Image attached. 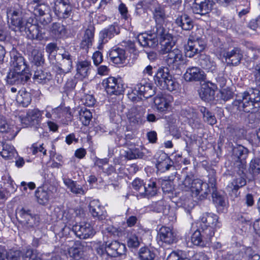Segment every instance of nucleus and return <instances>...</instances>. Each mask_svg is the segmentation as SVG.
I'll return each mask as SVG.
<instances>
[{"label": "nucleus", "mask_w": 260, "mask_h": 260, "mask_svg": "<svg viewBox=\"0 0 260 260\" xmlns=\"http://www.w3.org/2000/svg\"><path fill=\"white\" fill-rule=\"evenodd\" d=\"M102 85L106 91L110 95H120L124 92V85L118 80L113 77H109L103 80Z\"/></svg>", "instance_id": "obj_14"}, {"label": "nucleus", "mask_w": 260, "mask_h": 260, "mask_svg": "<svg viewBox=\"0 0 260 260\" xmlns=\"http://www.w3.org/2000/svg\"><path fill=\"white\" fill-rule=\"evenodd\" d=\"M50 30L52 34L57 38L63 37L67 33L66 26L59 22L52 23Z\"/></svg>", "instance_id": "obj_42"}, {"label": "nucleus", "mask_w": 260, "mask_h": 260, "mask_svg": "<svg viewBox=\"0 0 260 260\" xmlns=\"http://www.w3.org/2000/svg\"><path fill=\"white\" fill-rule=\"evenodd\" d=\"M79 115L80 120L84 125L87 126L89 124L92 115L89 110L86 108L81 109L79 112Z\"/></svg>", "instance_id": "obj_45"}, {"label": "nucleus", "mask_w": 260, "mask_h": 260, "mask_svg": "<svg viewBox=\"0 0 260 260\" xmlns=\"http://www.w3.org/2000/svg\"><path fill=\"white\" fill-rule=\"evenodd\" d=\"M198 61L199 65L207 72L214 73L216 71V64L209 55L200 54Z\"/></svg>", "instance_id": "obj_31"}, {"label": "nucleus", "mask_w": 260, "mask_h": 260, "mask_svg": "<svg viewBox=\"0 0 260 260\" xmlns=\"http://www.w3.org/2000/svg\"><path fill=\"white\" fill-rule=\"evenodd\" d=\"M172 100L171 96H156L154 99V103L158 111L163 112L168 109Z\"/></svg>", "instance_id": "obj_36"}, {"label": "nucleus", "mask_w": 260, "mask_h": 260, "mask_svg": "<svg viewBox=\"0 0 260 260\" xmlns=\"http://www.w3.org/2000/svg\"><path fill=\"white\" fill-rule=\"evenodd\" d=\"M14 128V125L8 123L5 117L0 116V133L6 134V140H11L15 137L16 133Z\"/></svg>", "instance_id": "obj_30"}, {"label": "nucleus", "mask_w": 260, "mask_h": 260, "mask_svg": "<svg viewBox=\"0 0 260 260\" xmlns=\"http://www.w3.org/2000/svg\"><path fill=\"white\" fill-rule=\"evenodd\" d=\"M218 58H224L228 65L237 66L241 62L243 58V52L239 47H234L232 50H226L225 49H217Z\"/></svg>", "instance_id": "obj_8"}, {"label": "nucleus", "mask_w": 260, "mask_h": 260, "mask_svg": "<svg viewBox=\"0 0 260 260\" xmlns=\"http://www.w3.org/2000/svg\"><path fill=\"white\" fill-rule=\"evenodd\" d=\"M109 57L113 63L119 64L126 62L127 55L125 49L115 47L112 48L109 51Z\"/></svg>", "instance_id": "obj_26"}, {"label": "nucleus", "mask_w": 260, "mask_h": 260, "mask_svg": "<svg viewBox=\"0 0 260 260\" xmlns=\"http://www.w3.org/2000/svg\"><path fill=\"white\" fill-rule=\"evenodd\" d=\"M210 184L203 182L200 179H193L191 183V188L190 190L196 196L200 194L203 198L205 197L209 192H211V188L209 187Z\"/></svg>", "instance_id": "obj_23"}, {"label": "nucleus", "mask_w": 260, "mask_h": 260, "mask_svg": "<svg viewBox=\"0 0 260 260\" xmlns=\"http://www.w3.org/2000/svg\"><path fill=\"white\" fill-rule=\"evenodd\" d=\"M90 68V61L83 60L78 62L76 70L77 73L79 74L81 77L85 78L88 76Z\"/></svg>", "instance_id": "obj_41"}, {"label": "nucleus", "mask_w": 260, "mask_h": 260, "mask_svg": "<svg viewBox=\"0 0 260 260\" xmlns=\"http://www.w3.org/2000/svg\"><path fill=\"white\" fill-rule=\"evenodd\" d=\"M157 239L159 241L167 244H173L177 242L172 229L165 226H162L159 229L157 233Z\"/></svg>", "instance_id": "obj_28"}, {"label": "nucleus", "mask_w": 260, "mask_h": 260, "mask_svg": "<svg viewBox=\"0 0 260 260\" xmlns=\"http://www.w3.org/2000/svg\"><path fill=\"white\" fill-rule=\"evenodd\" d=\"M193 178V175L191 173L186 174L184 179L180 181L178 184L179 189L186 191L190 190L192 181L194 179Z\"/></svg>", "instance_id": "obj_44"}, {"label": "nucleus", "mask_w": 260, "mask_h": 260, "mask_svg": "<svg viewBox=\"0 0 260 260\" xmlns=\"http://www.w3.org/2000/svg\"><path fill=\"white\" fill-rule=\"evenodd\" d=\"M249 151L247 148L242 145L234 146L233 148L232 158L234 160L235 168L240 175L243 174L246 169V159Z\"/></svg>", "instance_id": "obj_7"}, {"label": "nucleus", "mask_w": 260, "mask_h": 260, "mask_svg": "<svg viewBox=\"0 0 260 260\" xmlns=\"http://www.w3.org/2000/svg\"><path fill=\"white\" fill-rule=\"evenodd\" d=\"M260 108V91L252 88L236 95L232 103V109L239 112L250 113L248 117L249 123L254 122L256 118L254 112Z\"/></svg>", "instance_id": "obj_1"}, {"label": "nucleus", "mask_w": 260, "mask_h": 260, "mask_svg": "<svg viewBox=\"0 0 260 260\" xmlns=\"http://www.w3.org/2000/svg\"><path fill=\"white\" fill-rule=\"evenodd\" d=\"M215 88L208 87L207 88H203L201 89L200 92V95L201 99L204 101H211L214 99L215 94Z\"/></svg>", "instance_id": "obj_47"}, {"label": "nucleus", "mask_w": 260, "mask_h": 260, "mask_svg": "<svg viewBox=\"0 0 260 260\" xmlns=\"http://www.w3.org/2000/svg\"><path fill=\"white\" fill-rule=\"evenodd\" d=\"M33 22L32 19H28L20 31L24 32L30 39L41 41L44 39L45 34L42 32V28L37 23Z\"/></svg>", "instance_id": "obj_13"}, {"label": "nucleus", "mask_w": 260, "mask_h": 260, "mask_svg": "<svg viewBox=\"0 0 260 260\" xmlns=\"http://www.w3.org/2000/svg\"><path fill=\"white\" fill-rule=\"evenodd\" d=\"M155 93V87L151 83L143 81L137 84L128 92V99L133 102H137L142 100V97L148 99L152 96Z\"/></svg>", "instance_id": "obj_6"}, {"label": "nucleus", "mask_w": 260, "mask_h": 260, "mask_svg": "<svg viewBox=\"0 0 260 260\" xmlns=\"http://www.w3.org/2000/svg\"><path fill=\"white\" fill-rule=\"evenodd\" d=\"M16 101L23 107H27L31 101V94L24 90H20L17 95Z\"/></svg>", "instance_id": "obj_40"}, {"label": "nucleus", "mask_w": 260, "mask_h": 260, "mask_svg": "<svg viewBox=\"0 0 260 260\" xmlns=\"http://www.w3.org/2000/svg\"><path fill=\"white\" fill-rule=\"evenodd\" d=\"M35 197L39 204L45 206L47 205L49 200L53 198V193L50 188L40 186L35 191Z\"/></svg>", "instance_id": "obj_22"}, {"label": "nucleus", "mask_w": 260, "mask_h": 260, "mask_svg": "<svg viewBox=\"0 0 260 260\" xmlns=\"http://www.w3.org/2000/svg\"><path fill=\"white\" fill-rule=\"evenodd\" d=\"M139 253L141 260H153L155 257V254L147 246L141 248Z\"/></svg>", "instance_id": "obj_48"}, {"label": "nucleus", "mask_w": 260, "mask_h": 260, "mask_svg": "<svg viewBox=\"0 0 260 260\" xmlns=\"http://www.w3.org/2000/svg\"><path fill=\"white\" fill-rule=\"evenodd\" d=\"M201 228L203 229V235L208 237V239L212 238L214 232L213 228L218 225V217L213 213H206L203 215L201 219Z\"/></svg>", "instance_id": "obj_10"}, {"label": "nucleus", "mask_w": 260, "mask_h": 260, "mask_svg": "<svg viewBox=\"0 0 260 260\" xmlns=\"http://www.w3.org/2000/svg\"><path fill=\"white\" fill-rule=\"evenodd\" d=\"M144 183L143 180L140 178H136L132 182V185L133 188L139 191L141 194V192L143 191L144 187Z\"/></svg>", "instance_id": "obj_64"}, {"label": "nucleus", "mask_w": 260, "mask_h": 260, "mask_svg": "<svg viewBox=\"0 0 260 260\" xmlns=\"http://www.w3.org/2000/svg\"><path fill=\"white\" fill-rule=\"evenodd\" d=\"M21 255L20 250L10 249L6 252V258L7 260H19Z\"/></svg>", "instance_id": "obj_58"}, {"label": "nucleus", "mask_w": 260, "mask_h": 260, "mask_svg": "<svg viewBox=\"0 0 260 260\" xmlns=\"http://www.w3.org/2000/svg\"><path fill=\"white\" fill-rule=\"evenodd\" d=\"M35 82L40 84H47L51 80L52 76L49 72L42 69L37 70L33 77Z\"/></svg>", "instance_id": "obj_39"}, {"label": "nucleus", "mask_w": 260, "mask_h": 260, "mask_svg": "<svg viewBox=\"0 0 260 260\" xmlns=\"http://www.w3.org/2000/svg\"><path fill=\"white\" fill-rule=\"evenodd\" d=\"M173 165V161L169 158L168 162V161H165L160 163V164H156V167L161 172H165L169 170L171 168L174 167Z\"/></svg>", "instance_id": "obj_57"}, {"label": "nucleus", "mask_w": 260, "mask_h": 260, "mask_svg": "<svg viewBox=\"0 0 260 260\" xmlns=\"http://www.w3.org/2000/svg\"><path fill=\"white\" fill-rule=\"evenodd\" d=\"M153 34L142 33L138 35L137 41L139 44L143 47L154 48L158 45V37L162 39L161 43L165 44L167 41H170V34L163 27V23H156Z\"/></svg>", "instance_id": "obj_2"}, {"label": "nucleus", "mask_w": 260, "mask_h": 260, "mask_svg": "<svg viewBox=\"0 0 260 260\" xmlns=\"http://www.w3.org/2000/svg\"><path fill=\"white\" fill-rule=\"evenodd\" d=\"M52 9L58 19H66L71 16L73 6L70 0H56Z\"/></svg>", "instance_id": "obj_11"}, {"label": "nucleus", "mask_w": 260, "mask_h": 260, "mask_svg": "<svg viewBox=\"0 0 260 260\" xmlns=\"http://www.w3.org/2000/svg\"><path fill=\"white\" fill-rule=\"evenodd\" d=\"M30 77V74L27 71L11 69L6 77L7 83L10 85L25 84Z\"/></svg>", "instance_id": "obj_15"}, {"label": "nucleus", "mask_w": 260, "mask_h": 260, "mask_svg": "<svg viewBox=\"0 0 260 260\" xmlns=\"http://www.w3.org/2000/svg\"><path fill=\"white\" fill-rule=\"evenodd\" d=\"M69 253L71 257L75 260H80L83 255V247L82 245L79 247L73 246L69 248Z\"/></svg>", "instance_id": "obj_49"}, {"label": "nucleus", "mask_w": 260, "mask_h": 260, "mask_svg": "<svg viewBox=\"0 0 260 260\" xmlns=\"http://www.w3.org/2000/svg\"><path fill=\"white\" fill-rule=\"evenodd\" d=\"M161 188L165 193L172 192L174 189L173 183L171 180H163L161 183Z\"/></svg>", "instance_id": "obj_55"}, {"label": "nucleus", "mask_w": 260, "mask_h": 260, "mask_svg": "<svg viewBox=\"0 0 260 260\" xmlns=\"http://www.w3.org/2000/svg\"><path fill=\"white\" fill-rule=\"evenodd\" d=\"M43 112L44 111H41L37 108L29 109L25 116L20 117L21 121L26 126L32 127L37 130L39 128L42 129L41 122Z\"/></svg>", "instance_id": "obj_9"}, {"label": "nucleus", "mask_w": 260, "mask_h": 260, "mask_svg": "<svg viewBox=\"0 0 260 260\" xmlns=\"http://www.w3.org/2000/svg\"><path fill=\"white\" fill-rule=\"evenodd\" d=\"M40 222V217L38 215H33L30 216V217L24 223L27 226L30 228L38 226Z\"/></svg>", "instance_id": "obj_63"}, {"label": "nucleus", "mask_w": 260, "mask_h": 260, "mask_svg": "<svg viewBox=\"0 0 260 260\" xmlns=\"http://www.w3.org/2000/svg\"><path fill=\"white\" fill-rule=\"evenodd\" d=\"M71 55L68 53L62 54V59L58 64L54 66V68L59 69L63 73H69L72 68V60Z\"/></svg>", "instance_id": "obj_38"}, {"label": "nucleus", "mask_w": 260, "mask_h": 260, "mask_svg": "<svg viewBox=\"0 0 260 260\" xmlns=\"http://www.w3.org/2000/svg\"><path fill=\"white\" fill-rule=\"evenodd\" d=\"M72 231L80 239H86L94 235V230L90 223L81 221L72 226Z\"/></svg>", "instance_id": "obj_17"}, {"label": "nucleus", "mask_w": 260, "mask_h": 260, "mask_svg": "<svg viewBox=\"0 0 260 260\" xmlns=\"http://www.w3.org/2000/svg\"><path fill=\"white\" fill-rule=\"evenodd\" d=\"M10 64L12 69L15 70L26 71V64L23 57L16 51L11 52Z\"/></svg>", "instance_id": "obj_29"}, {"label": "nucleus", "mask_w": 260, "mask_h": 260, "mask_svg": "<svg viewBox=\"0 0 260 260\" xmlns=\"http://www.w3.org/2000/svg\"><path fill=\"white\" fill-rule=\"evenodd\" d=\"M33 22L32 19H28L20 31L24 32L30 39L41 41L44 39L45 34L42 32V28L37 23Z\"/></svg>", "instance_id": "obj_12"}, {"label": "nucleus", "mask_w": 260, "mask_h": 260, "mask_svg": "<svg viewBox=\"0 0 260 260\" xmlns=\"http://www.w3.org/2000/svg\"><path fill=\"white\" fill-rule=\"evenodd\" d=\"M208 237L203 235V229L202 231L197 230L191 236V242L193 244H200L201 242L208 243L211 242V239H208Z\"/></svg>", "instance_id": "obj_43"}, {"label": "nucleus", "mask_w": 260, "mask_h": 260, "mask_svg": "<svg viewBox=\"0 0 260 260\" xmlns=\"http://www.w3.org/2000/svg\"><path fill=\"white\" fill-rule=\"evenodd\" d=\"M0 154L6 159H11L17 153L13 146L0 141Z\"/></svg>", "instance_id": "obj_35"}, {"label": "nucleus", "mask_w": 260, "mask_h": 260, "mask_svg": "<svg viewBox=\"0 0 260 260\" xmlns=\"http://www.w3.org/2000/svg\"><path fill=\"white\" fill-rule=\"evenodd\" d=\"M32 62L37 66H40L44 63V59L42 53L38 50L34 49L32 52Z\"/></svg>", "instance_id": "obj_52"}, {"label": "nucleus", "mask_w": 260, "mask_h": 260, "mask_svg": "<svg viewBox=\"0 0 260 260\" xmlns=\"http://www.w3.org/2000/svg\"><path fill=\"white\" fill-rule=\"evenodd\" d=\"M160 51L162 54H167L165 61L170 67L177 68L183 61L181 51L175 47L170 41H167L161 45Z\"/></svg>", "instance_id": "obj_5"}, {"label": "nucleus", "mask_w": 260, "mask_h": 260, "mask_svg": "<svg viewBox=\"0 0 260 260\" xmlns=\"http://www.w3.org/2000/svg\"><path fill=\"white\" fill-rule=\"evenodd\" d=\"M158 189L159 187L157 186L155 180H146L144 190L141 192V196L148 198L154 197L157 194Z\"/></svg>", "instance_id": "obj_33"}, {"label": "nucleus", "mask_w": 260, "mask_h": 260, "mask_svg": "<svg viewBox=\"0 0 260 260\" xmlns=\"http://www.w3.org/2000/svg\"><path fill=\"white\" fill-rule=\"evenodd\" d=\"M28 10L39 17L43 25H47L52 20L51 10L44 0H32L27 4Z\"/></svg>", "instance_id": "obj_4"}, {"label": "nucleus", "mask_w": 260, "mask_h": 260, "mask_svg": "<svg viewBox=\"0 0 260 260\" xmlns=\"http://www.w3.org/2000/svg\"><path fill=\"white\" fill-rule=\"evenodd\" d=\"M215 80L216 82V83L212 82H208V83L210 84V85L213 86V88L217 89L218 85L221 88H223L225 86L226 83V80L223 76L218 75L215 78Z\"/></svg>", "instance_id": "obj_53"}, {"label": "nucleus", "mask_w": 260, "mask_h": 260, "mask_svg": "<svg viewBox=\"0 0 260 260\" xmlns=\"http://www.w3.org/2000/svg\"><path fill=\"white\" fill-rule=\"evenodd\" d=\"M175 24L183 30L190 31L194 26L193 19L185 13L178 15L174 21Z\"/></svg>", "instance_id": "obj_27"}, {"label": "nucleus", "mask_w": 260, "mask_h": 260, "mask_svg": "<svg viewBox=\"0 0 260 260\" xmlns=\"http://www.w3.org/2000/svg\"><path fill=\"white\" fill-rule=\"evenodd\" d=\"M144 156V153L136 148L128 149L125 152V156L128 159L143 158Z\"/></svg>", "instance_id": "obj_46"}, {"label": "nucleus", "mask_w": 260, "mask_h": 260, "mask_svg": "<svg viewBox=\"0 0 260 260\" xmlns=\"http://www.w3.org/2000/svg\"><path fill=\"white\" fill-rule=\"evenodd\" d=\"M233 217L239 223H245L249 221V218L246 213H236Z\"/></svg>", "instance_id": "obj_62"}, {"label": "nucleus", "mask_w": 260, "mask_h": 260, "mask_svg": "<svg viewBox=\"0 0 260 260\" xmlns=\"http://www.w3.org/2000/svg\"><path fill=\"white\" fill-rule=\"evenodd\" d=\"M215 173L214 170L211 169L208 176V182L210 184L211 191L212 190L213 201L216 206L224 207L226 204L225 198L224 196L220 194L216 190V179Z\"/></svg>", "instance_id": "obj_18"}, {"label": "nucleus", "mask_w": 260, "mask_h": 260, "mask_svg": "<svg viewBox=\"0 0 260 260\" xmlns=\"http://www.w3.org/2000/svg\"><path fill=\"white\" fill-rule=\"evenodd\" d=\"M148 8L152 11L156 23H164L166 18L165 8L156 0H149L147 2Z\"/></svg>", "instance_id": "obj_21"}, {"label": "nucleus", "mask_w": 260, "mask_h": 260, "mask_svg": "<svg viewBox=\"0 0 260 260\" xmlns=\"http://www.w3.org/2000/svg\"><path fill=\"white\" fill-rule=\"evenodd\" d=\"M205 77L204 72L196 67L188 68L184 75L185 80L188 82L202 81L204 80Z\"/></svg>", "instance_id": "obj_24"}, {"label": "nucleus", "mask_w": 260, "mask_h": 260, "mask_svg": "<svg viewBox=\"0 0 260 260\" xmlns=\"http://www.w3.org/2000/svg\"><path fill=\"white\" fill-rule=\"evenodd\" d=\"M8 23H10V27L15 31H19L24 26L26 21L22 17V12L16 9H10L7 11Z\"/></svg>", "instance_id": "obj_16"}, {"label": "nucleus", "mask_w": 260, "mask_h": 260, "mask_svg": "<svg viewBox=\"0 0 260 260\" xmlns=\"http://www.w3.org/2000/svg\"><path fill=\"white\" fill-rule=\"evenodd\" d=\"M189 42L192 43V46L198 53H200L202 52L205 49L206 45L205 39L199 40L198 41H189Z\"/></svg>", "instance_id": "obj_61"}, {"label": "nucleus", "mask_w": 260, "mask_h": 260, "mask_svg": "<svg viewBox=\"0 0 260 260\" xmlns=\"http://www.w3.org/2000/svg\"><path fill=\"white\" fill-rule=\"evenodd\" d=\"M184 51L186 57H193L195 55L199 54L192 45V43L187 41V44L184 46Z\"/></svg>", "instance_id": "obj_56"}, {"label": "nucleus", "mask_w": 260, "mask_h": 260, "mask_svg": "<svg viewBox=\"0 0 260 260\" xmlns=\"http://www.w3.org/2000/svg\"><path fill=\"white\" fill-rule=\"evenodd\" d=\"M155 84L162 90L173 91L178 88L179 84L170 73L167 67L159 68L154 76Z\"/></svg>", "instance_id": "obj_3"}, {"label": "nucleus", "mask_w": 260, "mask_h": 260, "mask_svg": "<svg viewBox=\"0 0 260 260\" xmlns=\"http://www.w3.org/2000/svg\"><path fill=\"white\" fill-rule=\"evenodd\" d=\"M183 114L188 119L190 125L193 128H200L202 126L201 120L198 118L197 113L190 108L182 110Z\"/></svg>", "instance_id": "obj_34"}, {"label": "nucleus", "mask_w": 260, "mask_h": 260, "mask_svg": "<svg viewBox=\"0 0 260 260\" xmlns=\"http://www.w3.org/2000/svg\"><path fill=\"white\" fill-rule=\"evenodd\" d=\"M32 214L29 209L22 208L18 211H16L17 218H20V221L25 223Z\"/></svg>", "instance_id": "obj_51"}, {"label": "nucleus", "mask_w": 260, "mask_h": 260, "mask_svg": "<svg viewBox=\"0 0 260 260\" xmlns=\"http://www.w3.org/2000/svg\"><path fill=\"white\" fill-rule=\"evenodd\" d=\"M24 260H41L37 256L36 252L32 249H27L22 255Z\"/></svg>", "instance_id": "obj_54"}, {"label": "nucleus", "mask_w": 260, "mask_h": 260, "mask_svg": "<svg viewBox=\"0 0 260 260\" xmlns=\"http://www.w3.org/2000/svg\"><path fill=\"white\" fill-rule=\"evenodd\" d=\"M249 171L253 175L260 173V158L255 157L252 159L249 164Z\"/></svg>", "instance_id": "obj_50"}, {"label": "nucleus", "mask_w": 260, "mask_h": 260, "mask_svg": "<svg viewBox=\"0 0 260 260\" xmlns=\"http://www.w3.org/2000/svg\"><path fill=\"white\" fill-rule=\"evenodd\" d=\"M220 98L224 101H227L233 98L234 92L229 87L222 88L220 91Z\"/></svg>", "instance_id": "obj_60"}, {"label": "nucleus", "mask_w": 260, "mask_h": 260, "mask_svg": "<svg viewBox=\"0 0 260 260\" xmlns=\"http://www.w3.org/2000/svg\"><path fill=\"white\" fill-rule=\"evenodd\" d=\"M213 5V0H195L192 11L195 14L205 15L211 10Z\"/></svg>", "instance_id": "obj_25"}, {"label": "nucleus", "mask_w": 260, "mask_h": 260, "mask_svg": "<svg viewBox=\"0 0 260 260\" xmlns=\"http://www.w3.org/2000/svg\"><path fill=\"white\" fill-rule=\"evenodd\" d=\"M119 32L118 27L114 25H110L102 30L99 33L98 49H102L103 45L107 43L109 40L114 37L115 35L118 34Z\"/></svg>", "instance_id": "obj_20"}, {"label": "nucleus", "mask_w": 260, "mask_h": 260, "mask_svg": "<svg viewBox=\"0 0 260 260\" xmlns=\"http://www.w3.org/2000/svg\"><path fill=\"white\" fill-rule=\"evenodd\" d=\"M112 245H99L96 248L97 253L102 255L106 252L108 255H113L114 252L111 251Z\"/></svg>", "instance_id": "obj_59"}, {"label": "nucleus", "mask_w": 260, "mask_h": 260, "mask_svg": "<svg viewBox=\"0 0 260 260\" xmlns=\"http://www.w3.org/2000/svg\"><path fill=\"white\" fill-rule=\"evenodd\" d=\"M144 110L142 108L135 106L131 108L128 111L126 116L132 125H140L145 122Z\"/></svg>", "instance_id": "obj_19"}, {"label": "nucleus", "mask_w": 260, "mask_h": 260, "mask_svg": "<svg viewBox=\"0 0 260 260\" xmlns=\"http://www.w3.org/2000/svg\"><path fill=\"white\" fill-rule=\"evenodd\" d=\"M95 28L93 25H90L85 29L82 40L81 46L83 48H88L92 46L94 40Z\"/></svg>", "instance_id": "obj_37"}, {"label": "nucleus", "mask_w": 260, "mask_h": 260, "mask_svg": "<svg viewBox=\"0 0 260 260\" xmlns=\"http://www.w3.org/2000/svg\"><path fill=\"white\" fill-rule=\"evenodd\" d=\"M89 212L94 218H97L100 220H103L106 218V212L100 205L97 200L91 201L88 206Z\"/></svg>", "instance_id": "obj_32"}]
</instances>
